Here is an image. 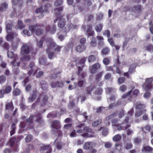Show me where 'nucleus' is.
<instances>
[{
	"label": "nucleus",
	"mask_w": 153,
	"mask_h": 153,
	"mask_svg": "<svg viewBox=\"0 0 153 153\" xmlns=\"http://www.w3.org/2000/svg\"><path fill=\"white\" fill-rule=\"evenodd\" d=\"M84 147L86 149H91L93 147L92 146L91 144H84Z\"/></svg>",
	"instance_id": "obj_58"
},
{
	"label": "nucleus",
	"mask_w": 153,
	"mask_h": 153,
	"mask_svg": "<svg viewBox=\"0 0 153 153\" xmlns=\"http://www.w3.org/2000/svg\"><path fill=\"white\" fill-rule=\"evenodd\" d=\"M7 56L10 58H13L15 57V55L11 51H8L7 53Z\"/></svg>",
	"instance_id": "obj_46"
},
{
	"label": "nucleus",
	"mask_w": 153,
	"mask_h": 153,
	"mask_svg": "<svg viewBox=\"0 0 153 153\" xmlns=\"http://www.w3.org/2000/svg\"><path fill=\"white\" fill-rule=\"evenodd\" d=\"M121 139V136L120 134H117L113 137V140L114 141L117 142L120 141Z\"/></svg>",
	"instance_id": "obj_32"
},
{
	"label": "nucleus",
	"mask_w": 153,
	"mask_h": 153,
	"mask_svg": "<svg viewBox=\"0 0 153 153\" xmlns=\"http://www.w3.org/2000/svg\"><path fill=\"white\" fill-rule=\"evenodd\" d=\"M90 45L92 47L96 46L97 45V42L96 39L94 37H92L91 39Z\"/></svg>",
	"instance_id": "obj_41"
},
{
	"label": "nucleus",
	"mask_w": 153,
	"mask_h": 153,
	"mask_svg": "<svg viewBox=\"0 0 153 153\" xmlns=\"http://www.w3.org/2000/svg\"><path fill=\"white\" fill-rule=\"evenodd\" d=\"M16 125V124L14 123H12V124L11 129V130L10 131V135L12 136L14 134L15 132V129H16V127L15 126Z\"/></svg>",
	"instance_id": "obj_31"
},
{
	"label": "nucleus",
	"mask_w": 153,
	"mask_h": 153,
	"mask_svg": "<svg viewBox=\"0 0 153 153\" xmlns=\"http://www.w3.org/2000/svg\"><path fill=\"white\" fill-rule=\"evenodd\" d=\"M30 32H29L26 29H24L23 30L22 32L25 35H26L28 36H30L32 33H33L31 32V31Z\"/></svg>",
	"instance_id": "obj_47"
},
{
	"label": "nucleus",
	"mask_w": 153,
	"mask_h": 153,
	"mask_svg": "<svg viewBox=\"0 0 153 153\" xmlns=\"http://www.w3.org/2000/svg\"><path fill=\"white\" fill-rule=\"evenodd\" d=\"M60 74V72H58L56 73H54L51 76L50 78L51 79H55L57 76V75Z\"/></svg>",
	"instance_id": "obj_61"
},
{
	"label": "nucleus",
	"mask_w": 153,
	"mask_h": 153,
	"mask_svg": "<svg viewBox=\"0 0 153 153\" xmlns=\"http://www.w3.org/2000/svg\"><path fill=\"white\" fill-rule=\"evenodd\" d=\"M146 110L144 109L139 111H137L135 114V118H137L142 114L145 113L146 112Z\"/></svg>",
	"instance_id": "obj_23"
},
{
	"label": "nucleus",
	"mask_w": 153,
	"mask_h": 153,
	"mask_svg": "<svg viewBox=\"0 0 153 153\" xmlns=\"http://www.w3.org/2000/svg\"><path fill=\"white\" fill-rule=\"evenodd\" d=\"M103 26L101 24H99L96 25L95 27V30L98 32H101L102 28Z\"/></svg>",
	"instance_id": "obj_34"
},
{
	"label": "nucleus",
	"mask_w": 153,
	"mask_h": 153,
	"mask_svg": "<svg viewBox=\"0 0 153 153\" xmlns=\"http://www.w3.org/2000/svg\"><path fill=\"white\" fill-rule=\"evenodd\" d=\"M21 53L23 55L21 59L22 61H28L30 59V56L29 55L30 53V48L28 45L26 44H23L21 47Z\"/></svg>",
	"instance_id": "obj_2"
},
{
	"label": "nucleus",
	"mask_w": 153,
	"mask_h": 153,
	"mask_svg": "<svg viewBox=\"0 0 153 153\" xmlns=\"http://www.w3.org/2000/svg\"><path fill=\"white\" fill-rule=\"evenodd\" d=\"M115 68H116V67L114 65L113 66V67L107 66L106 67V70L107 71H112L114 72Z\"/></svg>",
	"instance_id": "obj_50"
},
{
	"label": "nucleus",
	"mask_w": 153,
	"mask_h": 153,
	"mask_svg": "<svg viewBox=\"0 0 153 153\" xmlns=\"http://www.w3.org/2000/svg\"><path fill=\"white\" fill-rule=\"evenodd\" d=\"M30 68L31 69L29 71L28 74L29 75H31L33 72L34 71V70H36L37 68L35 67V64L34 62H31L30 63L29 65H28V68Z\"/></svg>",
	"instance_id": "obj_11"
},
{
	"label": "nucleus",
	"mask_w": 153,
	"mask_h": 153,
	"mask_svg": "<svg viewBox=\"0 0 153 153\" xmlns=\"http://www.w3.org/2000/svg\"><path fill=\"white\" fill-rule=\"evenodd\" d=\"M116 115V113H114L112 114L111 115L107 117L106 119L105 120V123L107 122V125L108 126H109L110 124V123L108 122V121L110 119L113 118Z\"/></svg>",
	"instance_id": "obj_33"
},
{
	"label": "nucleus",
	"mask_w": 153,
	"mask_h": 153,
	"mask_svg": "<svg viewBox=\"0 0 153 153\" xmlns=\"http://www.w3.org/2000/svg\"><path fill=\"white\" fill-rule=\"evenodd\" d=\"M97 58V56L95 55H91L89 56L88 58V60L89 62H92L95 61Z\"/></svg>",
	"instance_id": "obj_29"
},
{
	"label": "nucleus",
	"mask_w": 153,
	"mask_h": 153,
	"mask_svg": "<svg viewBox=\"0 0 153 153\" xmlns=\"http://www.w3.org/2000/svg\"><path fill=\"white\" fill-rule=\"evenodd\" d=\"M104 72L103 71H101L99 74L96 75V76L95 79L96 81H99L101 79V77L102 76Z\"/></svg>",
	"instance_id": "obj_37"
},
{
	"label": "nucleus",
	"mask_w": 153,
	"mask_h": 153,
	"mask_svg": "<svg viewBox=\"0 0 153 153\" xmlns=\"http://www.w3.org/2000/svg\"><path fill=\"white\" fill-rule=\"evenodd\" d=\"M146 83L143 85V88H145L146 91H150L152 89V85L151 83L153 80V78L151 77L146 79Z\"/></svg>",
	"instance_id": "obj_6"
},
{
	"label": "nucleus",
	"mask_w": 153,
	"mask_h": 153,
	"mask_svg": "<svg viewBox=\"0 0 153 153\" xmlns=\"http://www.w3.org/2000/svg\"><path fill=\"white\" fill-rule=\"evenodd\" d=\"M42 7H40L36 9L35 12L37 13H41L42 14L44 13H45L44 10H42Z\"/></svg>",
	"instance_id": "obj_51"
},
{
	"label": "nucleus",
	"mask_w": 153,
	"mask_h": 153,
	"mask_svg": "<svg viewBox=\"0 0 153 153\" xmlns=\"http://www.w3.org/2000/svg\"><path fill=\"white\" fill-rule=\"evenodd\" d=\"M64 85L62 81L52 82L51 83V86L53 88H55L57 87H62Z\"/></svg>",
	"instance_id": "obj_9"
},
{
	"label": "nucleus",
	"mask_w": 153,
	"mask_h": 153,
	"mask_svg": "<svg viewBox=\"0 0 153 153\" xmlns=\"http://www.w3.org/2000/svg\"><path fill=\"white\" fill-rule=\"evenodd\" d=\"M38 70H34V72L32 73L33 75L34 76L36 74V77L38 78H39L41 77L43 74V73L42 71H39L38 72H37Z\"/></svg>",
	"instance_id": "obj_21"
},
{
	"label": "nucleus",
	"mask_w": 153,
	"mask_h": 153,
	"mask_svg": "<svg viewBox=\"0 0 153 153\" xmlns=\"http://www.w3.org/2000/svg\"><path fill=\"white\" fill-rule=\"evenodd\" d=\"M21 91L20 90L17 88L14 89L13 91V94L15 96L19 95L20 94Z\"/></svg>",
	"instance_id": "obj_44"
},
{
	"label": "nucleus",
	"mask_w": 153,
	"mask_h": 153,
	"mask_svg": "<svg viewBox=\"0 0 153 153\" xmlns=\"http://www.w3.org/2000/svg\"><path fill=\"white\" fill-rule=\"evenodd\" d=\"M135 67L136 66L132 64L131 65L129 68L128 72L124 73L123 75L126 76L127 78H129L130 77L129 74H131L132 73V71L135 69Z\"/></svg>",
	"instance_id": "obj_14"
},
{
	"label": "nucleus",
	"mask_w": 153,
	"mask_h": 153,
	"mask_svg": "<svg viewBox=\"0 0 153 153\" xmlns=\"http://www.w3.org/2000/svg\"><path fill=\"white\" fill-rule=\"evenodd\" d=\"M63 3V0H56L55 3V5L56 7L58 6L62 5Z\"/></svg>",
	"instance_id": "obj_55"
},
{
	"label": "nucleus",
	"mask_w": 153,
	"mask_h": 153,
	"mask_svg": "<svg viewBox=\"0 0 153 153\" xmlns=\"http://www.w3.org/2000/svg\"><path fill=\"white\" fill-rule=\"evenodd\" d=\"M80 70V68H78V74L79 76L81 77L82 79L84 78L86 76V74L85 73L83 72L81 73Z\"/></svg>",
	"instance_id": "obj_45"
},
{
	"label": "nucleus",
	"mask_w": 153,
	"mask_h": 153,
	"mask_svg": "<svg viewBox=\"0 0 153 153\" xmlns=\"http://www.w3.org/2000/svg\"><path fill=\"white\" fill-rule=\"evenodd\" d=\"M110 51L109 48L107 47L103 48L102 51V54L106 55L108 54Z\"/></svg>",
	"instance_id": "obj_38"
},
{
	"label": "nucleus",
	"mask_w": 153,
	"mask_h": 153,
	"mask_svg": "<svg viewBox=\"0 0 153 153\" xmlns=\"http://www.w3.org/2000/svg\"><path fill=\"white\" fill-rule=\"evenodd\" d=\"M149 25L151 26L149 28L150 32L151 33L153 34V21L150 22H149Z\"/></svg>",
	"instance_id": "obj_64"
},
{
	"label": "nucleus",
	"mask_w": 153,
	"mask_h": 153,
	"mask_svg": "<svg viewBox=\"0 0 153 153\" xmlns=\"http://www.w3.org/2000/svg\"><path fill=\"white\" fill-rule=\"evenodd\" d=\"M12 90V88L10 86L6 85V89L5 90V92L6 94L10 93Z\"/></svg>",
	"instance_id": "obj_49"
},
{
	"label": "nucleus",
	"mask_w": 153,
	"mask_h": 153,
	"mask_svg": "<svg viewBox=\"0 0 153 153\" xmlns=\"http://www.w3.org/2000/svg\"><path fill=\"white\" fill-rule=\"evenodd\" d=\"M20 62H16V59H15L12 62H11V64L12 65L14 66H18L20 65Z\"/></svg>",
	"instance_id": "obj_59"
},
{
	"label": "nucleus",
	"mask_w": 153,
	"mask_h": 153,
	"mask_svg": "<svg viewBox=\"0 0 153 153\" xmlns=\"http://www.w3.org/2000/svg\"><path fill=\"white\" fill-rule=\"evenodd\" d=\"M96 38L98 41L99 45L102 46L104 44L103 37L102 36H97Z\"/></svg>",
	"instance_id": "obj_20"
},
{
	"label": "nucleus",
	"mask_w": 153,
	"mask_h": 153,
	"mask_svg": "<svg viewBox=\"0 0 153 153\" xmlns=\"http://www.w3.org/2000/svg\"><path fill=\"white\" fill-rule=\"evenodd\" d=\"M19 42V39H18L16 40V42H13L12 44L13 47L14 49H15L18 48Z\"/></svg>",
	"instance_id": "obj_42"
},
{
	"label": "nucleus",
	"mask_w": 153,
	"mask_h": 153,
	"mask_svg": "<svg viewBox=\"0 0 153 153\" xmlns=\"http://www.w3.org/2000/svg\"><path fill=\"white\" fill-rule=\"evenodd\" d=\"M35 116L37 118L36 122L39 123H42V117L41 116L40 114H39L37 116Z\"/></svg>",
	"instance_id": "obj_48"
},
{
	"label": "nucleus",
	"mask_w": 153,
	"mask_h": 153,
	"mask_svg": "<svg viewBox=\"0 0 153 153\" xmlns=\"http://www.w3.org/2000/svg\"><path fill=\"white\" fill-rule=\"evenodd\" d=\"M38 94L36 92L35 93H33L32 95L28 98L29 101L30 102L33 101L36 98Z\"/></svg>",
	"instance_id": "obj_25"
},
{
	"label": "nucleus",
	"mask_w": 153,
	"mask_h": 153,
	"mask_svg": "<svg viewBox=\"0 0 153 153\" xmlns=\"http://www.w3.org/2000/svg\"><path fill=\"white\" fill-rule=\"evenodd\" d=\"M86 59L85 57H84L81 59L79 61V63L81 65V66H78V68H80V70H82L83 66V64L85 63L86 61Z\"/></svg>",
	"instance_id": "obj_30"
},
{
	"label": "nucleus",
	"mask_w": 153,
	"mask_h": 153,
	"mask_svg": "<svg viewBox=\"0 0 153 153\" xmlns=\"http://www.w3.org/2000/svg\"><path fill=\"white\" fill-rule=\"evenodd\" d=\"M12 2L13 4V7L15 6L19 7L22 4V0H12Z\"/></svg>",
	"instance_id": "obj_15"
},
{
	"label": "nucleus",
	"mask_w": 153,
	"mask_h": 153,
	"mask_svg": "<svg viewBox=\"0 0 153 153\" xmlns=\"http://www.w3.org/2000/svg\"><path fill=\"white\" fill-rule=\"evenodd\" d=\"M8 4L5 2L2 3L0 6V10L1 11H4L7 9Z\"/></svg>",
	"instance_id": "obj_22"
},
{
	"label": "nucleus",
	"mask_w": 153,
	"mask_h": 153,
	"mask_svg": "<svg viewBox=\"0 0 153 153\" xmlns=\"http://www.w3.org/2000/svg\"><path fill=\"white\" fill-rule=\"evenodd\" d=\"M83 126L82 124H80L76 127V128L77 129L76 132L81 134V135L85 137H92L93 136L92 134H89V133H92V130L88 127H85L83 128V129L81 128Z\"/></svg>",
	"instance_id": "obj_1"
},
{
	"label": "nucleus",
	"mask_w": 153,
	"mask_h": 153,
	"mask_svg": "<svg viewBox=\"0 0 153 153\" xmlns=\"http://www.w3.org/2000/svg\"><path fill=\"white\" fill-rule=\"evenodd\" d=\"M51 126L56 129H58L60 128L61 125L60 122L57 120H55L53 121L51 124Z\"/></svg>",
	"instance_id": "obj_10"
},
{
	"label": "nucleus",
	"mask_w": 153,
	"mask_h": 153,
	"mask_svg": "<svg viewBox=\"0 0 153 153\" xmlns=\"http://www.w3.org/2000/svg\"><path fill=\"white\" fill-rule=\"evenodd\" d=\"M33 139V136L30 134L28 135L25 138L26 142L27 143H30Z\"/></svg>",
	"instance_id": "obj_39"
},
{
	"label": "nucleus",
	"mask_w": 153,
	"mask_h": 153,
	"mask_svg": "<svg viewBox=\"0 0 153 153\" xmlns=\"http://www.w3.org/2000/svg\"><path fill=\"white\" fill-rule=\"evenodd\" d=\"M40 85L42 88L44 90H46L48 88V84L44 81L42 80L40 82Z\"/></svg>",
	"instance_id": "obj_19"
},
{
	"label": "nucleus",
	"mask_w": 153,
	"mask_h": 153,
	"mask_svg": "<svg viewBox=\"0 0 153 153\" xmlns=\"http://www.w3.org/2000/svg\"><path fill=\"white\" fill-rule=\"evenodd\" d=\"M127 87L125 85H121L119 88L120 90L123 92H125L127 90Z\"/></svg>",
	"instance_id": "obj_53"
},
{
	"label": "nucleus",
	"mask_w": 153,
	"mask_h": 153,
	"mask_svg": "<svg viewBox=\"0 0 153 153\" xmlns=\"http://www.w3.org/2000/svg\"><path fill=\"white\" fill-rule=\"evenodd\" d=\"M49 47L51 49L54 48V51L56 52L59 53L60 52L61 49L62 48V46H59L56 45L53 41H51L49 43Z\"/></svg>",
	"instance_id": "obj_7"
},
{
	"label": "nucleus",
	"mask_w": 153,
	"mask_h": 153,
	"mask_svg": "<svg viewBox=\"0 0 153 153\" xmlns=\"http://www.w3.org/2000/svg\"><path fill=\"white\" fill-rule=\"evenodd\" d=\"M101 65L100 63H97L94 64L90 68V72L91 74H94L97 72V70L99 69Z\"/></svg>",
	"instance_id": "obj_8"
},
{
	"label": "nucleus",
	"mask_w": 153,
	"mask_h": 153,
	"mask_svg": "<svg viewBox=\"0 0 153 153\" xmlns=\"http://www.w3.org/2000/svg\"><path fill=\"white\" fill-rule=\"evenodd\" d=\"M40 148L41 150H42L45 151L48 150V151L46 152V153H51L52 151V149L50 145L41 146Z\"/></svg>",
	"instance_id": "obj_17"
},
{
	"label": "nucleus",
	"mask_w": 153,
	"mask_h": 153,
	"mask_svg": "<svg viewBox=\"0 0 153 153\" xmlns=\"http://www.w3.org/2000/svg\"><path fill=\"white\" fill-rule=\"evenodd\" d=\"M86 46L84 45H77L76 48V50L79 52H82L86 49Z\"/></svg>",
	"instance_id": "obj_16"
},
{
	"label": "nucleus",
	"mask_w": 153,
	"mask_h": 153,
	"mask_svg": "<svg viewBox=\"0 0 153 153\" xmlns=\"http://www.w3.org/2000/svg\"><path fill=\"white\" fill-rule=\"evenodd\" d=\"M13 109V107L12 104L9 103L6 105V109L12 111Z\"/></svg>",
	"instance_id": "obj_36"
},
{
	"label": "nucleus",
	"mask_w": 153,
	"mask_h": 153,
	"mask_svg": "<svg viewBox=\"0 0 153 153\" xmlns=\"http://www.w3.org/2000/svg\"><path fill=\"white\" fill-rule=\"evenodd\" d=\"M116 89L111 88H107L106 89V92L107 93L112 92L113 91H115Z\"/></svg>",
	"instance_id": "obj_63"
},
{
	"label": "nucleus",
	"mask_w": 153,
	"mask_h": 153,
	"mask_svg": "<svg viewBox=\"0 0 153 153\" xmlns=\"http://www.w3.org/2000/svg\"><path fill=\"white\" fill-rule=\"evenodd\" d=\"M65 20L64 19H60L58 23V27L60 28H63L65 26Z\"/></svg>",
	"instance_id": "obj_27"
},
{
	"label": "nucleus",
	"mask_w": 153,
	"mask_h": 153,
	"mask_svg": "<svg viewBox=\"0 0 153 153\" xmlns=\"http://www.w3.org/2000/svg\"><path fill=\"white\" fill-rule=\"evenodd\" d=\"M102 122V120L101 119H99L97 121L94 122L92 123V126H96L100 124Z\"/></svg>",
	"instance_id": "obj_57"
},
{
	"label": "nucleus",
	"mask_w": 153,
	"mask_h": 153,
	"mask_svg": "<svg viewBox=\"0 0 153 153\" xmlns=\"http://www.w3.org/2000/svg\"><path fill=\"white\" fill-rule=\"evenodd\" d=\"M147 152H150L152 151L153 148L149 146H144L143 147L142 151H143V150Z\"/></svg>",
	"instance_id": "obj_40"
},
{
	"label": "nucleus",
	"mask_w": 153,
	"mask_h": 153,
	"mask_svg": "<svg viewBox=\"0 0 153 153\" xmlns=\"http://www.w3.org/2000/svg\"><path fill=\"white\" fill-rule=\"evenodd\" d=\"M6 80V77L4 75H1L0 76V83L2 84Z\"/></svg>",
	"instance_id": "obj_52"
},
{
	"label": "nucleus",
	"mask_w": 153,
	"mask_h": 153,
	"mask_svg": "<svg viewBox=\"0 0 153 153\" xmlns=\"http://www.w3.org/2000/svg\"><path fill=\"white\" fill-rule=\"evenodd\" d=\"M56 25H53L52 27H51L50 25H48L45 28L47 32H49L51 34H53L56 31Z\"/></svg>",
	"instance_id": "obj_13"
},
{
	"label": "nucleus",
	"mask_w": 153,
	"mask_h": 153,
	"mask_svg": "<svg viewBox=\"0 0 153 153\" xmlns=\"http://www.w3.org/2000/svg\"><path fill=\"white\" fill-rule=\"evenodd\" d=\"M10 23V21H8V22L6 24V29L7 32L9 33L7 36L6 39L7 41H11L14 36H16L17 35L16 33H11L12 25Z\"/></svg>",
	"instance_id": "obj_4"
},
{
	"label": "nucleus",
	"mask_w": 153,
	"mask_h": 153,
	"mask_svg": "<svg viewBox=\"0 0 153 153\" xmlns=\"http://www.w3.org/2000/svg\"><path fill=\"white\" fill-rule=\"evenodd\" d=\"M51 49L49 47L46 50V52L48 54L49 58L51 59H52L53 58L54 53L53 52H51Z\"/></svg>",
	"instance_id": "obj_18"
},
{
	"label": "nucleus",
	"mask_w": 153,
	"mask_h": 153,
	"mask_svg": "<svg viewBox=\"0 0 153 153\" xmlns=\"http://www.w3.org/2000/svg\"><path fill=\"white\" fill-rule=\"evenodd\" d=\"M41 27V24H37L30 26L29 27V29L31 32L35 33L37 35L39 36L44 32L43 30Z\"/></svg>",
	"instance_id": "obj_3"
},
{
	"label": "nucleus",
	"mask_w": 153,
	"mask_h": 153,
	"mask_svg": "<svg viewBox=\"0 0 153 153\" xmlns=\"http://www.w3.org/2000/svg\"><path fill=\"white\" fill-rule=\"evenodd\" d=\"M135 105L136 108L138 110L144 108L145 107V105L142 104L140 102H139L136 103Z\"/></svg>",
	"instance_id": "obj_26"
},
{
	"label": "nucleus",
	"mask_w": 153,
	"mask_h": 153,
	"mask_svg": "<svg viewBox=\"0 0 153 153\" xmlns=\"http://www.w3.org/2000/svg\"><path fill=\"white\" fill-rule=\"evenodd\" d=\"M85 83V82L84 80H80L78 81V85L79 87H81L84 85Z\"/></svg>",
	"instance_id": "obj_54"
},
{
	"label": "nucleus",
	"mask_w": 153,
	"mask_h": 153,
	"mask_svg": "<svg viewBox=\"0 0 153 153\" xmlns=\"http://www.w3.org/2000/svg\"><path fill=\"white\" fill-rule=\"evenodd\" d=\"M10 146L13 148L14 152H17L19 151V146L18 144H10Z\"/></svg>",
	"instance_id": "obj_24"
},
{
	"label": "nucleus",
	"mask_w": 153,
	"mask_h": 153,
	"mask_svg": "<svg viewBox=\"0 0 153 153\" xmlns=\"http://www.w3.org/2000/svg\"><path fill=\"white\" fill-rule=\"evenodd\" d=\"M24 25H23L22 22L20 20H19L18 21V27L19 29H21L24 28Z\"/></svg>",
	"instance_id": "obj_62"
},
{
	"label": "nucleus",
	"mask_w": 153,
	"mask_h": 153,
	"mask_svg": "<svg viewBox=\"0 0 153 153\" xmlns=\"http://www.w3.org/2000/svg\"><path fill=\"white\" fill-rule=\"evenodd\" d=\"M128 117H127L126 118L124 123H123V124H125L126 126H122L123 127H124L126 129L130 127V124L128 123Z\"/></svg>",
	"instance_id": "obj_43"
},
{
	"label": "nucleus",
	"mask_w": 153,
	"mask_h": 153,
	"mask_svg": "<svg viewBox=\"0 0 153 153\" xmlns=\"http://www.w3.org/2000/svg\"><path fill=\"white\" fill-rule=\"evenodd\" d=\"M48 96L44 94H40L37 98L36 102L33 104V107H34L36 104L39 103L42 106L45 105L48 102Z\"/></svg>",
	"instance_id": "obj_5"
},
{
	"label": "nucleus",
	"mask_w": 153,
	"mask_h": 153,
	"mask_svg": "<svg viewBox=\"0 0 153 153\" xmlns=\"http://www.w3.org/2000/svg\"><path fill=\"white\" fill-rule=\"evenodd\" d=\"M51 9L52 7L51 4L48 3L46 4L44 7V10H45V13H46L47 12H48L49 10Z\"/></svg>",
	"instance_id": "obj_35"
},
{
	"label": "nucleus",
	"mask_w": 153,
	"mask_h": 153,
	"mask_svg": "<svg viewBox=\"0 0 153 153\" xmlns=\"http://www.w3.org/2000/svg\"><path fill=\"white\" fill-rule=\"evenodd\" d=\"M39 62L42 64H44L46 63L47 59L46 58H40L39 59Z\"/></svg>",
	"instance_id": "obj_60"
},
{
	"label": "nucleus",
	"mask_w": 153,
	"mask_h": 153,
	"mask_svg": "<svg viewBox=\"0 0 153 153\" xmlns=\"http://www.w3.org/2000/svg\"><path fill=\"white\" fill-rule=\"evenodd\" d=\"M102 62L104 65H107L109 64L110 60L108 58H105L103 59Z\"/></svg>",
	"instance_id": "obj_56"
},
{
	"label": "nucleus",
	"mask_w": 153,
	"mask_h": 153,
	"mask_svg": "<svg viewBox=\"0 0 153 153\" xmlns=\"http://www.w3.org/2000/svg\"><path fill=\"white\" fill-rule=\"evenodd\" d=\"M19 139L18 137H13L10 140V143H18Z\"/></svg>",
	"instance_id": "obj_28"
},
{
	"label": "nucleus",
	"mask_w": 153,
	"mask_h": 153,
	"mask_svg": "<svg viewBox=\"0 0 153 153\" xmlns=\"http://www.w3.org/2000/svg\"><path fill=\"white\" fill-rule=\"evenodd\" d=\"M33 117H34L33 115H31L29 118L27 120V121L28 123V128L29 129H32L34 126V124L33 122Z\"/></svg>",
	"instance_id": "obj_12"
}]
</instances>
